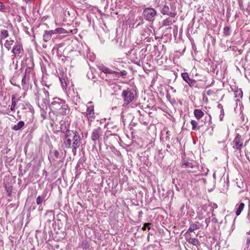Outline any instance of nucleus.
Returning a JSON list of instances; mask_svg holds the SVG:
<instances>
[{
	"label": "nucleus",
	"mask_w": 250,
	"mask_h": 250,
	"mask_svg": "<svg viewBox=\"0 0 250 250\" xmlns=\"http://www.w3.org/2000/svg\"><path fill=\"white\" fill-rule=\"evenodd\" d=\"M81 142V137L77 131H66V136L63 138V143L66 148H72V151L75 152L80 146Z\"/></svg>",
	"instance_id": "1"
},
{
	"label": "nucleus",
	"mask_w": 250,
	"mask_h": 250,
	"mask_svg": "<svg viewBox=\"0 0 250 250\" xmlns=\"http://www.w3.org/2000/svg\"><path fill=\"white\" fill-rule=\"evenodd\" d=\"M143 15L146 21H153L157 15V12L154 8L147 7L144 9Z\"/></svg>",
	"instance_id": "2"
},
{
	"label": "nucleus",
	"mask_w": 250,
	"mask_h": 250,
	"mask_svg": "<svg viewBox=\"0 0 250 250\" xmlns=\"http://www.w3.org/2000/svg\"><path fill=\"white\" fill-rule=\"evenodd\" d=\"M122 97L124 99V103L123 105H127L130 103L134 98V94L133 90L127 89L123 91Z\"/></svg>",
	"instance_id": "3"
},
{
	"label": "nucleus",
	"mask_w": 250,
	"mask_h": 250,
	"mask_svg": "<svg viewBox=\"0 0 250 250\" xmlns=\"http://www.w3.org/2000/svg\"><path fill=\"white\" fill-rule=\"evenodd\" d=\"M233 147L234 149L241 151L243 146V140L239 134H237L232 142Z\"/></svg>",
	"instance_id": "4"
},
{
	"label": "nucleus",
	"mask_w": 250,
	"mask_h": 250,
	"mask_svg": "<svg viewBox=\"0 0 250 250\" xmlns=\"http://www.w3.org/2000/svg\"><path fill=\"white\" fill-rule=\"evenodd\" d=\"M64 102V101L62 100L59 98H55L54 101H53L50 105V109L54 112L58 113Z\"/></svg>",
	"instance_id": "5"
},
{
	"label": "nucleus",
	"mask_w": 250,
	"mask_h": 250,
	"mask_svg": "<svg viewBox=\"0 0 250 250\" xmlns=\"http://www.w3.org/2000/svg\"><path fill=\"white\" fill-rule=\"evenodd\" d=\"M12 52L15 56L20 57H22L23 53V49L21 43L20 42H16L14 45Z\"/></svg>",
	"instance_id": "6"
},
{
	"label": "nucleus",
	"mask_w": 250,
	"mask_h": 250,
	"mask_svg": "<svg viewBox=\"0 0 250 250\" xmlns=\"http://www.w3.org/2000/svg\"><path fill=\"white\" fill-rule=\"evenodd\" d=\"M103 134L102 129L98 127L94 129L91 133V139L96 144V141H99Z\"/></svg>",
	"instance_id": "7"
},
{
	"label": "nucleus",
	"mask_w": 250,
	"mask_h": 250,
	"mask_svg": "<svg viewBox=\"0 0 250 250\" xmlns=\"http://www.w3.org/2000/svg\"><path fill=\"white\" fill-rule=\"evenodd\" d=\"M181 77L188 84V85L192 87L195 86L196 83V81L192 79H190L188 76V74L187 72H184L181 74Z\"/></svg>",
	"instance_id": "8"
},
{
	"label": "nucleus",
	"mask_w": 250,
	"mask_h": 250,
	"mask_svg": "<svg viewBox=\"0 0 250 250\" xmlns=\"http://www.w3.org/2000/svg\"><path fill=\"white\" fill-rule=\"evenodd\" d=\"M94 114L95 113L94 112V106L90 105L87 106L86 112V115L88 121H92V120L95 118Z\"/></svg>",
	"instance_id": "9"
},
{
	"label": "nucleus",
	"mask_w": 250,
	"mask_h": 250,
	"mask_svg": "<svg viewBox=\"0 0 250 250\" xmlns=\"http://www.w3.org/2000/svg\"><path fill=\"white\" fill-rule=\"evenodd\" d=\"M53 34H54L53 30L49 31L45 30L43 35V40L44 42H47L50 41Z\"/></svg>",
	"instance_id": "10"
},
{
	"label": "nucleus",
	"mask_w": 250,
	"mask_h": 250,
	"mask_svg": "<svg viewBox=\"0 0 250 250\" xmlns=\"http://www.w3.org/2000/svg\"><path fill=\"white\" fill-rule=\"evenodd\" d=\"M198 223L199 222H197L196 223L191 224L189 226L188 230L186 232L185 235H190V232H192L195 230L198 229L200 228L199 226L198 225Z\"/></svg>",
	"instance_id": "11"
},
{
	"label": "nucleus",
	"mask_w": 250,
	"mask_h": 250,
	"mask_svg": "<svg viewBox=\"0 0 250 250\" xmlns=\"http://www.w3.org/2000/svg\"><path fill=\"white\" fill-rule=\"evenodd\" d=\"M181 167L183 168H190L192 169L194 167L195 165L193 164L192 161H188L186 160H183Z\"/></svg>",
	"instance_id": "12"
},
{
	"label": "nucleus",
	"mask_w": 250,
	"mask_h": 250,
	"mask_svg": "<svg viewBox=\"0 0 250 250\" xmlns=\"http://www.w3.org/2000/svg\"><path fill=\"white\" fill-rule=\"evenodd\" d=\"M42 92L43 93V97H42V101L45 105L49 103V92L45 88L42 89Z\"/></svg>",
	"instance_id": "13"
},
{
	"label": "nucleus",
	"mask_w": 250,
	"mask_h": 250,
	"mask_svg": "<svg viewBox=\"0 0 250 250\" xmlns=\"http://www.w3.org/2000/svg\"><path fill=\"white\" fill-rule=\"evenodd\" d=\"M69 112V109L68 105L65 104V101L63 103H62V105L60 110L59 111V114H61L62 115H66Z\"/></svg>",
	"instance_id": "14"
},
{
	"label": "nucleus",
	"mask_w": 250,
	"mask_h": 250,
	"mask_svg": "<svg viewBox=\"0 0 250 250\" xmlns=\"http://www.w3.org/2000/svg\"><path fill=\"white\" fill-rule=\"evenodd\" d=\"M245 207V204L243 203H241L239 204H237L235 206V213L236 216H239L242 211L243 210Z\"/></svg>",
	"instance_id": "15"
},
{
	"label": "nucleus",
	"mask_w": 250,
	"mask_h": 250,
	"mask_svg": "<svg viewBox=\"0 0 250 250\" xmlns=\"http://www.w3.org/2000/svg\"><path fill=\"white\" fill-rule=\"evenodd\" d=\"M186 241L189 244H192L194 246H197L200 244L199 240L195 238L191 237L186 236Z\"/></svg>",
	"instance_id": "16"
},
{
	"label": "nucleus",
	"mask_w": 250,
	"mask_h": 250,
	"mask_svg": "<svg viewBox=\"0 0 250 250\" xmlns=\"http://www.w3.org/2000/svg\"><path fill=\"white\" fill-rule=\"evenodd\" d=\"M194 115L197 120L200 119L204 115V113L201 110L196 109L194 110Z\"/></svg>",
	"instance_id": "17"
},
{
	"label": "nucleus",
	"mask_w": 250,
	"mask_h": 250,
	"mask_svg": "<svg viewBox=\"0 0 250 250\" xmlns=\"http://www.w3.org/2000/svg\"><path fill=\"white\" fill-rule=\"evenodd\" d=\"M14 41L11 38H9L5 41V42L4 44L5 47L9 50L13 44Z\"/></svg>",
	"instance_id": "18"
},
{
	"label": "nucleus",
	"mask_w": 250,
	"mask_h": 250,
	"mask_svg": "<svg viewBox=\"0 0 250 250\" xmlns=\"http://www.w3.org/2000/svg\"><path fill=\"white\" fill-rule=\"evenodd\" d=\"M99 69L105 74H113V70L103 65L99 66Z\"/></svg>",
	"instance_id": "19"
},
{
	"label": "nucleus",
	"mask_w": 250,
	"mask_h": 250,
	"mask_svg": "<svg viewBox=\"0 0 250 250\" xmlns=\"http://www.w3.org/2000/svg\"><path fill=\"white\" fill-rule=\"evenodd\" d=\"M46 194L43 193L41 196H39L36 199V203L38 205H41L42 202L45 200Z\"/></svg>",
	"instance_id": "20"
},
{
	"label": "nucleus",
	"mask_w": 250,
	"mask_h": 250,
	"mask_svg": "<svg viewBox=\"0 0 250 250\" xmlns=\"http://www.w3.org/2000/svg\"><path fill=\"white\" fill-rule=\"evenodd\" d=\"M24 125V123L23 121H19L17 124L14 125L12 127V129L14 130L17 131L23 127Z\"/></svg>",
	"instance_id": "21"
},
{
	"label": "nucleus",
	"mask_w": 250,
	"mask_h": 250,
	"mask_svg": "<svg viewBox=\"0 0 250 250\" xmlns=\"http://www.w3.org/2000/svg\"><path fill=\"white\" fill-rule=\"evenodd\" d=\"M59 152L57 150H54L50 152V158L54 161L59 158Z\"/></svg>",
	"instance_id": "22"
},
{
	"label": "nucleus",
	"mask_w": 250,
	"mask_h": 250,
	"mask_svg": "<svg viewBox=\"0 0 250 250\" xmlns=\"http://www.w3.org/2000/svg\"><path fill=\"white\" fill-rule=\"evenodd\" d=\"M18 100H16V96L14 95L12 96V104L10 107V109L12 111H15V108L16 105V103Z\"/></svg>",
	"instance_id": "23"
},
{
	"label": "nucleus",
	"mask_w": 250,
	"mask_h": 250,
	"mask_svg": "<svg viewBox=\"0 0 250 250\" xmlns=\"http://www.w3.org/2000/svg\"><path fill=\"white\" fill-rule=\"evenodd\" d=\"M35 96H36V99L38 102H39V101L42 99V97L43 96L41 93V91L38 88L37 89V92L35 93Z\"/></svg>",
	"instance_id": "24"
},
{
	"label": "nucleus",
	"mask_w": 250,
	"mask_h": 250,
	"mask_svg": "<svg viewBox=\"0 0 250 250\" xmlns=\"http://www.w3.org/2000/svg\"><path fill=\"white\" fill-rule=\"evenodd\" d=\"M191 125H192V130H196L200 129V126L198 125V123L197 121L195 120H191L190 122Z\"/></svg>",
	"instance_id": "25"
},
{
	"label": "nucleus",
	"mask_w": 250,
	"mask_h": 250,
	"mask_svg": "<svg viewBox=\"0 0 250 250\" xmlns=\"http://www.w3.org/2000/svg\"><path fill=\"white\" fill-rule=\"evenodd\" d=\"M54 33V34H57V33H60V34H65L67 33V31L65 29H64L63 28H58L55 30H53Z\"/></svg>",
	"instance_id": "26"
},
{
	"label": "nucleus",
	"mask_w": 250,
	"mask_h": 250,
	"mask_svg": "<svg viewBox=\"0 0 250 250\" xmlns=\"http://www.w3.org/2000/svg\"><path fill=\"white\" fill-rule=\"evenodd\" d=\"M9 36L8 31L5 29L0 30V37L1 39H4Z\"/></svg>",
	"instance_id": "27"
},
{
	"label": "nucleus",
	"mask_w": 250,
	"mask_h": 250,
	"mask_svg": "<svg viewBox=\"0 0 250 250\" xmlns=\"http://www.w3.org/2000/svg\"><path fill=\"white\" fill-rule=\"evenodd\" d=\"M162 13L164 15H169L171 13L169 11V8L168 6L167 5H165L161 11Z\"/></svg>",
	"instance_id": "28"
},
{
	"label": "nucleus",
	"mask_w": 250,
	"mask_h": 250,
	"mask_svg": "<svg viewBox=\"0 0 250 250\" xmlns=\"http://www.w3.org/2000/svg\"><path fill=\"white\" fill-rule=\"evenodd\" d=\"M113 74H115L117 76H125L127 75V72L125 70H123L121 71H120V72L113 71Z\"/></svg>",
	"instance_id": "29"
},
{
	"label": "nucleus",
	"mask_w": 250,
	"mask_h": 250,
	"mask_svg": "<svg viewBox=\"0 0 250 250\" xmlns=\"http://www.w3.org/2000/svg\"><path fill=\"white\" fill-rule=\"evenodd\" d=\"M223 33L225 36H229L230 34V27L229 26H225L224 28Z\"/></svg>",
	"instance_id": "30"
},
{
	"label": "nucleus",
	"mask_w": 250,
	"mask_h": 250,
	"mask_svg": "<svg viewBox=\"0 0 250 250\" xmlns=\"http://www.w3.org/2000/svg\"><path fill=\"white\" fill-rule=\"evenodd\" d=\"M7 8L4 5V4L0 1V11L6 12L7 11Z\"/></svg>",
	"instance_id": "31"
},
{
	"label": "nucleus",
	"mask_w": 250,
	"mask_h": 250,
	"mask_svg": "<svg viewBox=\"0 0 250 250\" xmlns=\"http://www.w3.org/2000/svg\"><path fill=\"white\" fill-rule=\"evenodd\" d=\"M61 129L62 132L64 134V137L66 136V131H71L70 130L67 129L66 126L65 125H63L62 124H61Z\"/></svg>",
	"instance_id": "32"
},
{
	"label": "nucleus",
	"mask_w": 250,
	"mask_h": 250,
	"mask_svg": "<svg viewBox=\"0 0 250 250\" xmlns=\"http://www.w3.org/2000/svg\"><path fill=\"white\" fill-rule=\"evenodd\" d=\"M60 80L62 83V84L63 87H65L67 86V83L66 81L64 78L61 77L60 78Z\"/></svg>",
	"instance_id": "33"
},
{
	"label": "nucleus",
	"mask_w": 250,
	"mask_h": 250,
	"mask_svg": "<svg viewBox=\"0 0 250 250\" xmlns=\"http://www.w3.org/2000/svg\"><path fill=\"white\" fill-rule=\"evenodd\" d=\"M214 93V91L211 89H209L206 91V94L209 96L212 95Z\"/></svg>",
	"instance_id": "34"
},
{
	"label": "nucleus",
	"mask_w": 250,
	"mask_h": 250,
	"mask_svg": "<svg viewBox=\"0 0 250 250\" xmlns=\"http://www.w3.org/2000/svg\"><path fill=\"white\" fill-rule=\"evenodd\" d=\"M163 25H165V26L170 25V21L166 19V20L164 21H163Z\"/></svg>",
	"instance_id": "35"
},
{
	"label": "nucleus",
	"mask_w": 250,
	"mask_h": 250,
	"mask_svg": "<svg viewBox=\"0 0 250 250\" xmlns=\"http://www.w3.org/2000/svg\"><path fill=\"white\" fill-rule=\"evenodd\" d=\"M237 93H238L237 95H236L235 97H240L241 98L243 97V92L241 90H240L239 91H237Z\"/></svg>",
	"instance_id": "36"
},
{
	"label": "nucleus",
	"mask_w": 250,
	"mask_h": 250,
	"mask_svg": "<svg viewBox=\"0 0 250 250\" xmlns=\"http://www.w3.org/2000/svg\"><path fill=\"white\" fill-rule=\"evenodd\" d=\"M224 116V110H223V109H222L221 110V114H220V121H222L223 120V118Z\"/></svg>",
	"instance_id": "37"
},
{
	"label": "nucleus",
	"mask_w": 250,
	"mask_h": 250,
	"mask_svg": "<svg viewBox=\"0 0 250 250\" xmlns=\"http://www.w3.org/2000/svg\"><path fill=\"white\" fill-rule=\"evenodd\" d=\"M145 227H146V228H147L148 229H150L151 227L152 226L151 223H145Z\"/></svg>",
	"instance_id": "38"
},
{
	"label": "nucleus",
	"mask_w": 250,
	"mask_h": 250,
	"mask_svg": "<svg viewBox=\"0 0 250 250\" xmlns=\"http://www.w3.org/2000/svg\"><path fill=\"white\" fill-rule=\"evenodd\" d=\"M28 69H29V68H28ZM27 70H28V69H26L25 72V75H24V77L22 78V81H21L22 83H25V74H26Z\"/></svg>",
	"instance_id": "39"
},
{
	"label": "nucleus",
	"mask_w": 250,
	"mask_h": 250,
	"mask_svg": "<svg viewBox=\"0 0 250 250\" xmlns=\"http://www.w3.org/2000/svg\"><path fill=\"white\" fill-rule=\"evenodd\" d=\"M6 189H7V192L8 193V195L9 196H10L11 194V192H12V191H11L10 188H7Z\"/></svg>",
	"instance_id": "40"
},
{
	"label": "nucleus",
	"mask_w": 250,
	"mask_h": 250,
	"mask_svg": "<svg viewBox=\"0 0 250 250\" xmlns=\"http://www.w3.org/2000/svg\"><path fill=\"white\" fill-rule=\"evenodd\" d=\"M250 238L248 237L247 239V245H248L249 246L250 245Z\"/></svg>",
	"instance_id": "41"
},
{
	"label": "nucleus",
	"mask_w": 250,
	"mask_h": 250,
	"mask_svg": "<svg viewBox=\"0 0 250 250\" xmlns=\"http://www.w3.org/2000/svg\"><path fill=\"white\" fill-rule=\"evenodd\" d=\"M212 221L214 222V223H217L218 222V220L216 218H213Z\"/></svg>",
	"instance_id": "42"
},
{
	"label": "nucleus",
	"mask_w": 250,
	"mask_h": 250,
	"mask_svg": "<svg viewBox=\"0 0 250 250\" xmlns=\"http://www.w3.org/2000/svg\"><path fill=\"white\" fill-rule=\"evenodd\" d=\"M146 227H145V224H144L143 227H142V229L143 230L145 231L146 230Z\"/></svg>",
	"instance_id": "43"
},
{
	"label": "nucleus",
	"mask_w": 250,
	"mask_h": 250,
	"mask_svg": "<svg viewBox=\"0 0 250 250\" xmlns=\"http://www.w3.org/2000/svg\"><path fill=\"white\" fill-rule=\"evenodd\" d=\"M218 107H221V108L222 109V106L221 104H219L218 105Z\"/></svg>",
	"instance_id": "44"
},
{
	"label": "nucleus",
	"mask_w": 250,
	"mask_h": 250,
	"mask_svg": "<svg viewBox=\"0 0 250 250\" xmlns=\"http://www.w3.org/2000/svg\"><path fill=\"white\" fill-rule=\"evenodd\" d=\"M184 207V206H183L181 208V209H183Z\"/></svg>",
	"instance_id": "45"
},
{
	"label": "nucleus",
	"mask_w": 250,
	"mask_h": 250,
	"mask_svg": "<svg viewBox=\"0 0 250 250\" xmlns=\"http://www.w3.org/2000/svg\"><path fill=\"white\" fill-rule=\"evenodd\" d=\"M189 171L192 172V170H189Z\"/></svg>",
	"instance_id": "46"
},
{
	"label": "nucleus",
	"mask_w": 250,
	"mask_h": 250,
	"mask_svg": "<svg viewBox=\"0 0 250 250\" xmlns=\"http://www.w3.org/2000/svg\"><path fill=\"white\" fill-rule=\"evenodd\" d=\"M39 209H41V208H40V207H39Z\"/></svg>",
	"instance_id": "47"
},
{
	"label": "nucleus",
	"mask_w": 250,
	"mask_h": 250,
	"mask_svg": "<svg viewBox=\"0 0 250 250\" xmlns=\"http://www.w3.org/2000/svg\"><path fill=\"white\" fill-rule=\"evenodd\" d=\"M39 209H41V208H40V207H39Z\"/></svg>",
	"instance_id": "48"
},
{
	"label": "nucleus",
	"mask_w": 250,
	"mask_h": 250,
	"mask_svg": "<svg viewBox=\"0 0 250 250\" xmlns=\"http://www.w3.org/2000/svg\"><path fill=\"white\" fill-rule=\"evenodd\" d=\"M36 86H37V85H36ZM37 88H38V89H39V88H38V87H37Z\"/></svg>",
	"instance_id": "49"
}]
</instances>
